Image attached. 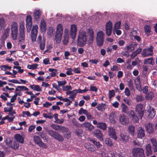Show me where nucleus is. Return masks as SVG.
<instances>
[{
    "label": "nucleus",
    "instance_id": "f257e3e1",
    "mask_svg": "<svg viewBox=\"0 0 157 157\" xmlns=\"http://www.w3.org/2000/svg\"><path fill=\"white\" fill-rule=\"evenodd\" d=\"M87 40V36L86 32L83 30H80L78 36L77 40V44L80 47L84 45Z\"/></svg>",
    "mask_w": 157,
    "mask_h": 157
},
{
    "label": "nucleus",
    "instance_id": "f03ea898",
    "mask_svg": "<svg viewBox=\"0 0 157 157\" xmlns=\"http://www.w3.org/2000/svg\"><path fill=\"white\" fill-rule=\"evenodd\" d=\"M105 39V33L101 30L98 31L96 33V42L99 46H102Z\"/></svg>",
    "mask_w": 157,
    "mask_h": 157
},
{
    "label": "nucleus",
    "instance_id": "7ed1b4c3",
    "mask_svg": "<svg viewBox=\"0 0 157 157\" xmlns=\"http://www.w3.org/2000/svg\"><path fill=\"white\" fill-rule=\"evenodd\" d=\"M132 154L134 157H145L144 150L142 148H133L132 150Z\"/></svg>",
    "mask_w": 157,
    "mask_h": 157
},
{
    "label": "nucleus",
    "instance_id": "20e7f679",
    "mask_svg": "<svg viewBox=\"0 0 157 157\" xmlns=\"http://www.w3.org/2000/svg\"><path fill=\"white\" fill-rule=\"evenodd\" d=\"M153 47L150 46L149 48L144 49L141 53V55L144 57L151 56L153 53Z\"/></svg>",
    "mask_w": 157,
    "mask_h": 157
},
{
    "label": "nucleus",
    "instance_id": "39448f33",
    "mask_svg": "<svg viewBox=\"0 0 157 157\" xmlns=\"http://www.w3.org/2000/svg\"><path fill=\"white\" fill-rule=\"evenodd\" d=\"M108 135L110 138L113 139L114 140H117V133L114 128L110 126L108 128Z\"/></svg>",
    "mask_w": 157,
    "mask_h": 157
},
{
    "label": "nucleus",
    "instance_id": "423d86ee",
    "mask_svg": "<svg viewBox=\"0 0 157 157\" xmlns=\"http://www.w3.org/2000/svg\"><path fill=\"white\" fill-rule=\"evenodd\" d=\"M113 29L112 23L110 21L106 23L105 25V30L106 35L109 36L111 35Z\"/></svg>",
    "mask_w": 157,
    "mask_h": 157
},
{
    "label": "nucleus",
    "instance_id": "0eeeda50",
    "mask_svg": "<svg viewBox=\"0 0 157 157\" xmlns=\"http://www.w3.org/2000/svg\"><path fill=\"white\" fill-rule=\"evenodd\" d=\"M119 121L120 123L122 125H125L129 123V119L124 114H120L119 117Z\"/></svg>",
    "mask_w": 157,
    "mask_h": 157
},
{
    "label": "nucleus",
    "instance_id": "6e6552de",
    "mask_svg": "<svg viewBox=\"0 0 157 157\" xmlns=\"http://www.w3.org/2000/svg\"><path fill=\"white\" fill-rule=\"evenodd\" d=\"M48 132L51 136L55 138L56 139L59 141H63V138L62 136L57 132L53 131L52 130H48Z\"/></svg>",
    "mask_w": 157,
    "mask_h": 157
},
{
    "label": "nucleus",
    "instance_id": "1a4fd4ad",
    "mask_svg": "<svg viewBox=\"0 0 157 157\" xmlns=\"http://www.w3.org/2000/svg\"><path fill=\"white\" fill-rule=\"evenodd\" d=\"M77 33L76 25L73 24L71 25L70 30V36L71 38L75 39Z\"/></svg>",
    "mask_w": 157,
    "mask_h": 157
},
{
    "label": "nucleus",
    "instance_id": "9d476101",
    "mask_svg": "<svg viewBox=\"0 0 157 157\" xmlns=\"http://www.w3.org/2000/svg\"><path fill=\"white\" fill-rule=\"evenodd\" d=\"M33 140L35 143L38 145L39 146L44 148L47 147L46 144L41 141L40 137L39 136H34Z\"/></svg>",
    "mask_w": 157,
    "mask_h": 157
},
{
    "label": "nucleus",
    "instance_id": "9b49d317",
    "mask_svg": "<svg viewBox=\"0 0 157 157\" xmlns=\"http://www.w3.org/2000/svg\"><path fill=\"white\" fill-rule=\"evenodd\" d=\"M32 18L30 15H28L26 18L27 29L29 32L31 30L32 25Z\"/></svg>",
    "mask_w": 157,
    "mask_h": 157
},
{
    "label": "nucleus",
    "instance_id": "f8f14e48",
    "mask_svg": "<svg viewBox=\"0 0 157 157\" xmlns=\"http://www.w3.org/2000/svg\"><path fill=\"white\" fill-rule=\"evenodd\" d=\"M136 110L140 119L142 118L144 113V109L143 108V105L141 104L137 105L136 107Z\"/></svg>",
    "mask_w": 157,
    "mask_h": 157
},
{
    "label": "nucleus",
    "instance_id": "ddd939ff",
    "mask_svg": "<svg viewBox=\"0 0 157 157\" xmlns=\"http://www.w3.org/2000/svg\"><path fill=\"white\" fill-rule=\"evenodd\" d=\"M147 108L148 118L150 119L153 118L155 114V111L150 105H148Z\"/></svg>",
    "mask_w": 157,
    "mask_h": 157
},
{
    "label": "nucleus",
    "instance_id": "4468645a",
    "mask_svg": "<svg viewBox=\"0 0 157 157\" xmlns=\"http://www.w3.org/2000/svg\"><path fill=\"white\" fill-rule=\"evenodd\" d=\"M117 112H111L109 116V119L110 122L112 124H115L117 120Z\"/></svg>",
    "mask_w": 157,
    "mask_h": 157
},
{
    "label": "nucleus",
    "instance_id": "2eb2a0df",
    "mask_svg": "<svg viewBox=\"0 0 157 157\" xmlns=\"http://www.w3.org/2000/svg\"><path fill=\"white\" fill-rule=\"evenodd\" d=\"M119 136L120 137V140L122 141L123 143H125L129 141V137L126 133H121Z\"/></svg>",
    "mask_w": 157,
    "mask_h": 157
},
{
    "label": "nucleus",
    "instance_id": "dca6fc26",
    "mask_svg": "<svg viewBox=\"0 0 157 157\" xmlns=\"http://www.w3.org/2000/svg\"><path fill=\"white\" fill-rule=\"evenodd\" d=\"M42 13V12L40 10H35L33 12L34 19L36 21H39Z\"/></svg>",
    "mask_w": 157,
    "mask_h": 157
},
{
    "label": "nucleus",
    "instance_id": "f3484780",
    "mask_svg": "<svg viewBox=\"0 0 157 157\" xmlns=\"http://www.w3.org/2000/svg\"><path fill=\"white\" fill-rule=\"evenodd\" d=\"M145 136L144 129L142 127H139L137 130V137L142 139Z\"/></svg>",
    "mask_w": 157,
    "mask_h": 157
},
{
    "label": "nucleus",
    "instance_id": "a211bd4d",
    "mask_svg": "<svg viewBox=\"0 0 157 157\" xmlns=\"http://www.w3.org/2000/svg\"><path fill=\"white\" fill-rule=\"evenodd\" d=\"M128 113L129 117L132 118V121L134 122H137L140 118L139 116L136 115L133 111H130Z\"/></svg>",
    "mask_w": 157,
    "mask_h": 157
},
{
    "label": "nucleus",
    "instance_id": "6ab92c4d",
    "mask_svg": "<svg viewBox=\"0 0 157 157\" xmlns=\"http://www.w3.org/2000/svg\"><path fill=\"white\" fill-rule=\"evenodd\" d=\"M84 146L88 151L91 152H93L96 150L95 146L88 143H86L84 145Z\"/></svg>",
    "mask_w": 157,
    "mask_h": 157
},
{
    "label": "nucleus",
    "instance_id": "aec40b11",
    "mask_svg": "<svg viewBox=\"0 0 157 157\" xmlns=\"http://www.w3.org/2000/svg\"><path fill=\"white\" fill-rule=\"evenodd\" d=\"M95 136L100 140L102 141L103 140V134L100 130L98 129L96 130L94 132Z\"/></svg>",
    "mask_w": 157,
    "mask_h": 157
},
{
    "label": "nucleus",
    "instance_id": "412c9836",
    "mask_svg": "<svg viewBox=\"0 0 157 157\" xmlns=\"http://www.w3.org/2000/svg\"><path fill=\"white\" fill-rule=\"evenodd\" d=\"M82 127L86 128L89 131H91L94 129V126L88 122H85L82 124Z\"/></svg>",
    "mask_w": 157,
    "mask_h": 157
},
{
    "label": "nucleus",
    "instance_id": "4be33fe9",
    "mask_svg": "<svg viewBox=\"0 0 157 157\" xmlns=\"http://www.w3.org/2000/svg\"><path fill=\"white\" fill-rule=\"evenodd\" d=\"M134 82L137 89L140 91H142V88L140 85V78L139 77H138L135 79Z\"/></svg>",
    "mask_w": 157,
    "mask_h": 157
},
{
    "label": "nucleus",
    "instance_id": "5701e85b",
    "mask_svg": "<svg viewBox=\"0 0 157 157\" xmlns=\"http://www.w3.org/2000/svg\"><path fill=\"white\" fill-rule=\"evenodd\" d=\"M145 128L147 132L149 133H152L154 131V129L151 123H147L145 124Z\"/></svg>",
    "mask_w": 157,
    "mask_h": 157
},
{
    "label": "nucleus",
    "instance_id": "b1692460",
    "mask_svg": "<svg viewBox=\"0 0 157 157\" xmlns=\"http://www.w3.org/2000/svg\"><path fill=\"white\" fill-rule=\"evenodd\" d=\"M151 146L149 144H147L145 146V150L146 154L147 156H151L152 154V151L151 149Z\"/></svg>",
    "mask_w": 157,
    "mask_h": 157
},
{
    "label": "nucleus",
    "instance_id": "393cba45",
    "mask_svg": "<svg viewBox=\"0 0 157 157\" xmlns=\"http://www.w3.org/2000/svg\"><path fill=\"white\" fill-rule=\"evenodd\" d=\"M63 27L61 24H58L56 26V33L63 35Z\"/></svg>",
    "mask_w": 157,
    "mask_h": 157
},
{
    "label": "nucleus",
    "instance_id": "a878e982",
    "mask_svg": "<svg viewBox=\"0 0 157 157\" xmlns=\"http://www.w3.org/2000/svg\"><path fill=\"white\" fill-rule=\"evenodd\" d=\"M14 138L17 142L23 144L24 142V139L23 137L20 134H17L14 136Z\"/></svg>",
    "mask_w": 157,
    "mask_h": 157
},
{
    "label": "nucleus",
    "instance_id": "bb28decb",
    "mask_svg": "<svg viewBox=\"0 0 157 157\" xmlns=\"http://www.w3.org/2000/svg\"><path fill=\"white\" fill-rule=\"evenodd\" d=\"M64 33V39L63 40V42L64 44L66 45L68 42L69 36L68 32L67 31H66V29L65 30Z\"/></svg>",
    "mask_w": 157,
    "mask_h": 157
},
{
    "label": "nucleus",
    "instance_id": "cd10ccee",
    "mask_svg": "<svg viewBox=\"0 0 157 157\" xmlns=\"http://www.w3.org/2000/svg\"><path fill=\"white\" fill-rule=\"evenodd\" d=\"M150 141L152 144L154 152H157V142L156 140L152 138L150 139Z\"/></svg>",
    "mask_w": 157,
    "mask_h": 157
},
{
    "label": "nucleus",
    "instance_id": "c85d7f7f",
    "mask_svg": "<svg viewBox=\"0 0 157 157\" xmlns=\"http://www.w3.org/2000/svg\"><path fill=\"white\" fill-rule=\"evenodd\" d=\"M40 28L42 31H45L46 30V24L44 19H42L40 21Z\"/></svg>",
    "mask_w": 157,
    "mask_h": 157
},
{
    "label": "nucleus",
    "instance_id": "c756f323",
    "mask_svg": "<svg viewBox=\"0 0 157 157\" xmlns=\"http://www.w3.org/2000/svg\"><path fill=\"white\" fill-rule=\"evenodd\" d=\"M144 30L145 35L148 36L151 34V31L150 25H145L144 26Z\"/></svg>",
    "mask_w": 157,
    "mask_h": 157
},
{
    "label": "nucleus",
    "instance_id": "7c9ffc66",
    "mask_svg": "<svg viewBox=\"0 0 157 157\" xmlns=\"http://www.w3.org/2000/svg\"><path fill=\"white\" fill-rule=\"evenodd\" d=\"M137 45L134 43L131 44L125 48V49L126 50L127 52H132L134 50L135 47Z\"/></svg>",
    "mask_w": 157,
    "mask_h": 157
},
{
    "label": "nucleus",
    "instance_id": "2f4dec72",
    "mask_svg": "<svg viewBox=\"0 0 157 157\" xmlns=\"http://www.w3.org/2000/svg\"><path fill=\"white\" fill-rule=\"evenodd\" d=\"M25 31H19L18 38L20 42L24 40L25 39Z\"/></svg>",
    "mask_w": 157,
    "mask_h": 157
},
{
    "label": "nucleus",
    "instance_id": "473e14b6",
    "mask_svg": "<svg viewBox=\"0 0 157 157\" xmlns=\"http://www.w3.org/2000/svg\"><path fill=\"white\" fill-rule=\"evenodd\" d=\"M11 31L18 32V25L16 22H13L11 25Z\"/></svg>",
    "mask_w": 157,
    "mask_h": 157
},
{
    "label": "nucleus",
    "instance_id": "72a5a7b5",
    "mask_svg": "<svg viewBox=\"0 0 157 157\" xmlns=\"http://www.w3.org/2000/svg\"><path fill=\"white\" fill-rule=\"evenodd\" d=\"M154 97V93L152 92H150L145 95V98L147 100H151Z\"/></svg>",
    "mask_w": 157,
    "mask_h": 157
},
{
    "label": "nucleus",
    "instance_id": "f704fd0d",
    "mask_svg": "<svg viewBox=\"0 0 157 157\" xmlns=\"http://www.w3.org/2000/svg\"><path fill=\"white\" fill-rule=\"evenodd\" d=\"M144 64H149L153 65L154 63V60L153 58H150L144 60Z\"/></svg>",
    "mask_w": 157,
    "mask_h": 157
},
{
    "label": "nucleus",
    "instance_id": "c9c22d12",
    "mask_svg": "<svg viewBox=\"0 0 157 157\" xmlns=\"http://www.w3.org/2000/svg\"><path fill=\"white\" fill-rule=\"evenodd\" d=\"M135 127L131 125H129L128 127V132L132 136L134 135Z\"/></svg>",
    "mask_w": 157,
    "mask_h": 157
},
{
    "label": "nucleus",
    "instance_id": "e433bc0d",
    "mask_svg": "<svg viewBox=\"0 0 157 157\" xmlns=\"http://www.w3.org/2000/svg\"><path fill=\"white\" fill-rule=\"evenodd\" d=\"M106 105L103 103L98 104L96 107V108L99 111H102L105 109Z\"/></svg>",
    "mask_w": 157,
    "mask_h": 157
},
{
    "label": "nucleus",
    "instance_id": "4c0bfd02",
    "mask_svg": "<svg viewBox=\"0 0 157 157\" xmlns=\"http://www.w3.org/2000/svg\"><path fill=\"white\" fill-rule=\"evenodd\" d=\"M29 89L26 86H18L15 89V91H28Z\"/></svg>",
    "mask_w": 157,
    "mask_h": 157
},
{
    "label": "nucleus",
    "instance_id": "58836bf2",
    "mask_svg": "<svg viewBox=\"0 0 157 157\" xmlns=\"http://www.w3.org/2000/svg\"><path fill=\"white\" fill-rule=\"evenodd\" d=\"M62 35L60 34H58L56 33L55 40L57 44H59L61 41Z\"/></svg>",
    "mask_w": 157,
    "mask_h": 157
},
{
    "label": "nucleus",
    "instance_id": "ea45409f",
    "mask_svg": "<svg viewBox=\"0 0 157 157\" xmlns=\"http://www.w3.org/2000/svg\"><path fill=\"white\" fill-rule=\"evenodd\" d=\"M141 49L139 48L135 52H133L130 56L131 58L132 59L134 58L136 55L139 54L141 51Z\"/></svg>",
    "mask_w": 157,
    "mask_h": 157
},
{
    "label": "nucleus",
    "instance_id": "a19ab883",
    "mask_svg": "<svg viewBox=\"0 0 157 157\" xmlns=\"http://www.w3.org/2000/svg\"><path fill=\"white\" fill-rule=\"evenodd\" d=\"M121 108L122 111L123 112L126 114L128 113V111L129 110L128 108L124 103L121 104Z\"/></svg>",
    "mask_w": 157,
    "mask_h": 157
},
{
    "label": "nucleus",
    "instance_id": "79ce46f5",
    "mask_svg": "<svg viewBox=\"0 0 157 157\" xmlns=\"http://www.w3.org/2000/svg\"><path fill=\"white\" fill-rule=\"evenodd\" d=\"M98 128H100L103 130H105L106 128V125L105 123H98V125L97 126Z\"/></svg>",
    "mask_w": 157,
    "mask_h": 157
},
{
    "label": "nucleus",
    "instance_id": "37998d69",
    "mask_svg": "<svg viewBox=\"0 0 157 157\" xmlns=\"http://www.w3.org/2000/svg\"><path fill=\"white\" fill-rule=\"evenodd\" d=\"M30 88L33 90L37 91H41V89L38 85H32L30 86Z\"/></svg>",
    "mask_w": 157,
    "mask_h": 157
},
{
    "label": "nucleus",
    "instance_id": "c03bdc74",
    "mask_svg": "<svg viewBox=\"0 0 157 157\" xmlns=\"http://www.w3.org/2000/svg\"><path fill=\"white\" fill-rule=\"evenodd\" d=\"M19 147V144L17 142L14 141L12 142L11 144L10 145V147L12 149H17Z\"/></svg>",
    "mask_w": 157,
    "mask_h": 157
},
{
    "label": "nucleus",
    "instance_id": "a18cd8bd",
    "mask_svg": "<svg viewBox=\"0 0 157 157\" xmlns=\"http://www.w3.org/2000/svg\"><path fill=\"white\" fill-rule=\"evenodd\" d=\"M48 71L51 73L50 74V75L53 77H54L57 74V70L53 68H49Z\"/></svg>",
    "mask_w": 157,
    "mask_h": 157
},
{
    "label": "nucleus",
    "instance_id": "49530a36",
    "mask_svg": "<svg viewBox=\"0 0 157 157\" xmlns=\"http://www.w3.org/2000/svg\"><path fill=\"white\" fill-rule=\"evenodd\" d=\"M18 32L11 31V37L13 40H16L18 36Z\"/></svg>",
    "mask_w": 157,
    "mask_h": 157
},
{
    "label": "nucleus",
    "instance_id": "de8ad7c7",
    "mask_svg": "<svg viewBox=\"0 0 157 157\" xmlns=\"http://www.w3.org/2000/svg\"><path fill=\"white\" fill-rule=\"evenodd\" d=\"M0 68L1 70L4 71H7V70H11L12 67L7 65H2L0 67Z\"/></svg>",
    "mask_w": 157,
    "mask_h": 157
},
{
    "label": "nucleus",
    "instance_id": "09e8293b",
    "mask_svg": "<svg viewBox=\"0 0 157 157\" xmlns=\"http://www.w3.org/2000/svg\"><path fill=\"white\" fill-rule=\"evenodd\" d=\"M40 44V47L41 50H44L45 48V40L43 39L42 42L38 43Z\"/></svg>",
    "mask_w": 157,
    "mask_h": 157
},
{
    "label": "nucleus",
    "instance_id": "8fccbe9b",
    "mask_svg": "<svg viewBox=\"0 0 157 157\" xmlns=\"http://www.w3.org/2000/svg\"><path fill=\"white\" fill-rule=\"evenodd\" d=\"M76 93L75 92L74 90L71 91V93L70 94V95L69 96V98L72 100H73L75 98L76 95Z\"/></svg>",
    "mask_w": 157,
    "mask_h": 157
},
{
    "label": "nucleus",
    "instance_id": "3c124183",
    "mask_svg": "<svg viewBox=\"0 0 157 157\" xmlns=\"http://www.w3.org/2000/svg\"><path fill=\"white\" fill-rule=\"evenodd\" d=\"M25 23L24 21H21L20 23L19 31H25Z\"/></svg>",
    "mask_w": 157,
    "mask_h": 157
},
{
    "label": "nucleus",
    "instance_id": "603ef678",
    "mask_svg": "<svg viewBox=\"0 0 157 157\" xmlns=\"http://www.w3.org/2000/svg\"><path fill=\"white\" fill-rule=\"evenodd\" d=\"M57 82L58 83V86L60 87L64 86L67 83L66 80H61L57 81Z\"/></svg>",
    "mask_w": 157,
    "mask_h": 157
},
{
    "label": "nucleus",
    "instance_id": "864d4df0",
    "mask_svg": "<svg viewBox=\"0 0 157 157\" xmlns=\"http://www.w3.org/2000/svg\"><path fill=\"white\" fill-rule=\"evenodd\" d=\"M63 90L64 91H67L72 90V88L71 86H65L62 87Z\"/></svg>",
    "mask_w": 157,
    "mask_h": 157
},
{
    "label": "nucleus",
    "instance_id": "5fc2aeb1",
    "mask_svg": "<svg viewBox=\"0 0 157 157\" xmlns=\"http://www.w3.org/2000/svg\"><path fill=\"white\" fill-rule=\"evenodd\" d=\"M38 66V65L37 64H34L32 65H28L27 68L30 69H34L37 68Z\"/></svg>",
    "mask_w": 157,
    "mask_h": 157
},
{
    "label": "nucleus",
    "instance_id": "6e6d98bb",
    "mask_svg": "<svg viewBox=\"0 0 157 157\" xmlns=\"http://www.w3.org/2000/svg\"><path fill=\"white\" fill-rule=\"evenodd\" d=\"M105 143L106 144L109 146H112L113 145L111 140L109 138L105 139Z\"/></svg>",
    "mask_w": 157,
    "mask_h": 157
},
{
    "label": "nucleus",
    "instance_id": "4d7b16f0",
    "mask_svg": "<svg viewBox=\"0 0 157 157\" xmlns=\"http://www.w3.org/2000/svg\"><path fill=\"white\" fill-rule=\"evenodd\" d=\"M54 28L53 27H50L49 28L48 31L47 33L48 35L50 36H51L53 34Z\"/></svg>",
    "mask_w": 157,
    "mask_h": 157
},
{
    "label": "nucleus",
    "instance_id": "13d9d810",
    "mask_svg": "<svg viewBox=\"0 0 157 157\" xmlns=\"http://www.w3.org/2000/svg\"><path fill=\"white\" fill-rule=\"evenodd\" d=\"M38 25H34L33 26L31 32L34 33H37L38 32Z\"/></svg>",
    "mask_w": 157,
    "mask_h": 157
},
{
    "label": "nucleus",
    "instance_id": "bf43d9fd",
    "mask_svg": "<svg viewBox=\"0 0 157 157\" xmlns=\"http://www.w3.org/2000/svg\"><path fill=\"white\" fill-rule=\"evenodd\" d=\"M90 141L92 142L98 148L100 147H102V145L100 144L99 142H97L93 140H90Z\"/></svg>",
    "mask_w": 157,
    "mask_h": 157
},
{
    "label": "nucleus",
    "instance_id": "052dcab7",
    "mask_svg": "<svg viewBox=\"0 0 157 157\" xmlns=\"http://www.w3.org/2000/svg\"><path fill=\"white\" fill-rule=\"evenodd\" d=\"M89 36H94L93 29L92 28H89L87 30Z\"/></svg>",
    "mask_w": 157,
    "mask_h": 157
},
{
    "label": "nucleus",
    "instance_id": "680f3d73",
    "mask_svg": "<svg viewBox=\"0 0 157 157\" xmlns=\"http://www.w3.org/2000/svg\"><path fill=\"white\" fill-rule=\"evenodd\" d=\"M88 112L87 110L83 109L82 108H81L79 111V113L80 114H84L86 115L87 114Z\"/></svg>",
    "mask_w": 157,
    "mask_h": 157
},
{
    "label": "nucleus",
    "instance_id": "e2e57ef3",
    "mask_svg": "<svg viewBox=\"0 0 157 157\" xmlns=\"http://www.w3.org/2000/svg\"><path fill=\"white\" fill-rule=\"evenodd\" d=\"M37 33H34L31 32V39L33 42L35 41L36 38Z\"/></svg>",
    "mask_w": 157,
    "mask_h": 157
},
{
    "label": "nucleus",
    "instance_id": "0e129e2a",
    "mask_svg": "<svg viewBox=\"0 0 157 157\" xmlns=\"http://www.w3.org/2000/svg\"><path fill=\"white\" fill-rule=\"evenodd\" d=\"M121 23L119 21L117 22L115 24L113 29H120Z\"/></svg>",
    "mask_w": 157,
    "mask_h": 157
},
{
    "label": "nucleus",
    "instance_id": "69168bd1",
    "mask_svg": "<svg viewBox=\"0 0 157 157\" xmlns=\"http://www.w3.org/2000/svg\"><path fill=\"white\" fill-rule=\"evenodd\" d=\"M51 126L53 129L56 130H59L60 129V127L57 125L53 124Z\"/></svg>",
    "mask_w": 157,
    "mask_h": 157
},
{
    "label": "nucleus",
    "instance_id": "338daca9",
    "mask_svg": "<svg viewBox=\"0 0 157 157\" xmlns=\"http://www.w3.org/2000/svg\"><path fill=\"white\" fill-rule=\"evenodd\" d=\"M94 39V36H89L88 41L90 44H92L93 42Z\"/></svg>",
    "mask_w": 157,
    "mask_h": 157
},
{
    "label": "nucleus",
    "instance_id": "774afa93",
    "mask_svg": "<svg viewBox=\"0 0 157 157\" xmlns=\"http://www.w3.org/2000/svg\"><path fill=\"white\" fill-rule=\"evenodd\" d=\"M5 142L7 145L10 147V145H11L12 142L10 139L7 138Z\"/></svg>",
    "mask_w": 157,
    "mask_h": 157
}]
</instances>
